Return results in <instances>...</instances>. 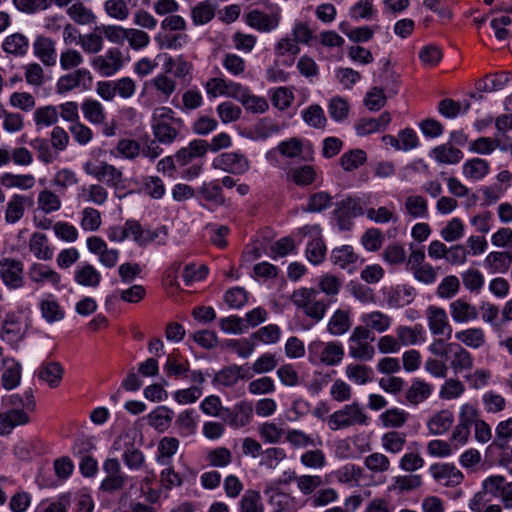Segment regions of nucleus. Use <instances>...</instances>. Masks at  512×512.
I'll list each match as a JSON object with an SVG mask.
<instances>
[{
	"mask_svg": "<svg viewBox=\"0 0 512 512\" xmlns=\"http://www.w3.org/2000/svg\"><path fill=\"white\" fill-rule=\"evenodd\" d=\"M291 302L312 324H317L325 318L332 300L321 297L316 288L300 287L293 291Z\"/></svg>",
	"mask_w": 512,
	"mask_h": 512,
	"instance_id": "f257e3e1",
	"label": "nucleus"
},
{
	"mask_svg": "<svg viewBox=\"0 0 512 512\" xmlns=\"http://www.w3.org/2000/svg\"><path fill=\"white\" fill-rule=\"evenodd\" d=\"M208 151L209 146L206 140L194 139L176 152L175 159L179 168L188 166L182 171L183 178L192 180L201 174L203 163L199 161L205 157Z\"/></svg>",
	"mask_w": 512,
	"mask_h": 512,
	"instance_id": "f03ea898",
	"label": "nucleus"
},
{
	"mask_svg": "<svg viewBox=\"0 0 512 512\" xmlns=\"http://www.w3.org/2000/svg\"><path fill=\"white\" fill-rule=\"evenodd\" d=\"M344 355V347L339 341L314 340L308 345V360L313 365L336 366Z\"/></svg>",
	"mask_w": 512,
	"mask_h": 512,
	"instance_id": "7ed1b4c3",
	"label": "nucleus"
},
{
	"mask_svg": "<svg viewBox=\"0 0 512 512\" xmlns=\"http://www.w3.org/2000/svg\"><path fill=\"white\" fill-rule=\"evenodd\" d=\"M375 340L367 327L356 326L348 338V354L359 361H370L375 355L371 342Z\"/></svg>",
	"mask_w": 512,
	"mask_h": 512,
	"instance_id": "20e7f679",
	"label": "nucleus"
},
{
	"mask_svg": "<svg viewBox=\"0 0 512 512\" xmlns=\"http://www.w3.org/2000/svg\"><path fill=\"white\" fill-rule=\"evenodd\" d=\"M369 417L359 403L344 405L333 412L328 418V426L331 430H339L355 425H367Z\"/></svg>",
	"mask_w": 512,
	"mask_h": 512,
	"instance_id": "39448f33",
	"label": "nucleus"
},
{
	"mask_svg": "<svg viewBox=\"0 0 512 512\" xmlns=\"http://www.w3.org/2000/svg\"><path fill=\"white\" fill-rule=\"evenodd\" d=\"M364 202L359 198L347 197L336 203L334 216L341 231H349L353 227V219L365 213Z\"/></svg>",
	"mask_w": 512,
	"mask_h": 512,
	"instance_id": "423d86ee",
	"label": "nucleus"
},
{
	"mask_svg": "<svg viewBox=\"0 0 512 512\" xmlns=\"http://www.w3.org/2000/svg\"><path fill=\"white\" fill-rule=\"evenodd\" d=\"M0 279L10 290L24 286V264L17 259L5 257L0 260Z\"/></svg>",
	"mask_w": 512,
	"mask_h": 512,
	"instance_id": "0eeeda50",
	"label": "nucleus"
},
{
	"mask_svg": "<svg viewBox=\"0 0 512 512\" xmlns=\"http://www.w3.org/2000/svg\"><path fill=\"white\" fill-rule=\"evenodd\" d=\"M212 166L234 175H242L250 168L247 157L239 152H224L213 159Z\"/></svg>",
	"mask_w": 512,
	"mask_h": 512,
	"instance_id": "6e6552de",
	"label": "nucleus"
},
{
	"mask_svg": "<svg viewBox=\"0 0 512 512\" xmlns=\"http://www.w3.org/2000/svg\"><path fill=\"white\" fill-rule=\"evenodd\" d=\"M221 419L233 428L247 426L253 419L252 402L240 401L232 408H223Z\"/></svg>",
	"mask_w": 512,
	"mask_h": 512,
	"instance_id": "1a4fd4ad",
	"label": "nucleus"
},
{
	"mask_svg": "<svg viewBox=\"0 0 512 512\" xmlns=\"http://www.w3.org/2000/svg\"><path fill=\"white\" fill-rule=\"evenodd\" d=\"M197 197L199 205L209 211L226 205L223 189L217 181L203 182L197 190Z\"/></svg>",
	"mask_w": 512,
	"mask_h": 512,
	"instance_id": "9d476101",
	"label": "nucleus"
},
{
	"mask_svg": "<svg viewBox=\"0 0 512 512\" xmlns=\"http://www.w3.org/2000/svg\"><path fill=\"white\" fill-rule=\"evenodd\" d=\"M93 77L89 70L80 68L72 73L61 76L56 83V92L65 94L77 88L88 90L91 87Z\"/></svg>",
	"mask_w": 512,
	"mask_h": 512,
	"instance_id": "9b49d317",
	"label": "nucleus"
},
{
	"mask_svg": "<svg viewBox=\"0 0 512 512\" xmlns=\"http://www.w3.org/2000/svg\"><path fill=\"white\" fill-rule=\"evenodd\" d=\"M91 66L104 77L113 76L123 66L122 52L118 48H110L104 55L94 57Z\"/></svg>",
	"mask_w": 512,
	"mask_h": 512,
	"instance_id": "f8f14e48",
	"label": "nucleus"
},
{
	"mask_svg": "<svg viewBox=\"0 0 512 512\" xmlns=\"http://www.w3.org/2000/svg\"><path fill=\"white\" fill-rule=\"evenodd\" d=\"M482 487L491 496L500 499L504 508L512 509V481L508 482L500 475H492L482 482Z\"/></svg>",
	"mask_w": 512,
	"mask_h": 512,
	"instance_id": "ddd939ff",
	"label": "nucleus"
},
{
	"mask_svg": "<svg viewBox=\"0 0 512 512\" xmlns=\"http://www.w3.org/2000/svg\"><path fill=\"white\" fill-rule=\"evenodd\" d=\"M122 444L124 448L122 460L126 467L130 470H141L145 465L144 453L134 446L128 435L117 438L113 446L116 450H119L122 448Z\"/></svg>",
	"mask_w": 512,
	"mask_h": 512,
	"instance_id": "4468645a",
	"label": "nucleus"
},
{
	"mask_svg": "<svg viewBox=\"0 0 512 512\" xmlns=\"http://www.w3.org/2000/svg\"><path fill=\"white\" fill-rule=\"evenodd\" d=\"M26 325L21 312H9L2 323V339L10 344H18L25 337Z\"/></svg>",
	"mask_w": 512,
	"mask_h": 512,
	"instance_id": "2eb2a0df",
	"label": "nucleus"
},
{
	"mask_svg": "<svg viewBox=\"0 0 512 512\" xmlns=\"http://www.w3.org/2000/svg\"><path fill=\"white\" fill-rule=\"evenodd\" d=\"M428 326L430 332L436 336H445L447 340L451 338L452 326L449 323L446 311L437 306H429L426 311Z\"/></svg>",
	"mask_w": 512,
	"mask_h": 512,
	"instance_id": "dca6fc26",
	"label": "nucleus"
},
{
	"mask_svg": "<svg viewBox=\"0 0 512 512\" xmlns=\"http://www.w3.org/2000/svg\"><path fill=\"white\" fill-rule=\"evenodd\" d=\"M28 277L30 281L37 285L50 284L56 290H60L61 276L60 274L42 263H32L28 269Z\"/></svg>",
	"mask_w": 512,
	"mask_h": 512,
	"instance_id": "f3484780",
	"label": "nucleus"
},
{
	"mask_svg": "<svg viewBox=\"0 0 512 512\" xmlns=\"http://www.w3.org/2000/svg\"><path fill=\"white\" fill-rule=\"evenodd\" d=\"M449 312L455 323L463 324L475 321L479 317L478 309L464 298H457L449 304Z\"/></svg>",
	"mask_w": 512,
	"mask_h": 512,
	"instance_id": "a211bd4d",
	"label": "nucleus"
},
{
	"mask_svg": "<svg viewBox=\"0 0 512 512\" xmlns=\"http://www.w3.org/2000/svg\"><path fill=\"white\" fill-rule=\"evenodd\" d=\"M450 367L454 373L460 374L473 368L472 354L458 343H449Z\"/></svg>",
	"mask_w": 512,
	"mask_h": 512,
	"instance_id": "6ab92c4d",
	"label": "nucleus"
},
{
	"mask_svg": "<svg viewBox=\"0 0 512 512\" xmlns=\"http://www.w3.org/2000/svg\"><path fill=\"white\" fill-rule=\"evenodd\" d=\"M317 178L316 168L309 164L290 165L286 168V180L297 186L306 187L312 185Z\"/></svg>",
	"mask_w": 512,
	"mask_h": 512,
	"instance_id": "aec40b11",
	"label": "nucleus"
},
{
	"mask_svg": "<svg viewBox=\"0 0 512 512\" xmlns=\"http://www.w3.org/2000/svg\"><path fill=\"white\" fill-rule=\"evenodd\" d=\"M56 43L53 39L38 35L33 42L34 55L45 65L54 66L57 61Z\"/></svg>",
	"mask_w": 512,
	"mask_h": 512,
	"instance_id": "412c9836",
	"label": "nucleus"
},
{
	"mask_svg": "<svg viewBox=\"0 0 512 512\" xmlns=\"http://www.w3.org/2000/svg\"><path fill=\"white\" fill-rule=\"evenodd\" d=\"M34 201L31 197L13 194L6 205L5 221L8 224H15L21 220L24 215L25 209L32 207Z\"/></svg>",
	"mask_w": 512,
	"mask_h": 512,
	"instance_id": "4be33fe9",
	"label": "nucleus"
},
{
	"mask_svg": "<svg viewBox=\"0 0 512 512\" xmlns=\"http://www.w3.org/2000/svg\"><path fill=\"white\" fill-rule=\"evenodd\" d=\"M85 172L95 177L98 181L105 183L110 187L117 188L123 180V173L114 165L102 163L97 170H89V164H85Z\"/></svg>",
	"mask_w": 512,
	"mask_h": 512,
	"instance_id": "5701e85b",
	"label": "nucleus"
},
{
	"mask_svg": "<svg viewBox=\"0 0 512 512\" xmlns=\"http://www.w3.org/2000/svg\"><path fill=\"white\" fill-rule=\"evenodd\" d=\"M330 260L333 265L341 269H346L352 272L356 269L359 260L358 254L355 253L354 248L350 245H342L332 249Z\"/></svg>",
	"mask_w": 512,
	"mask_h": 512,
	"instance_id": "b1692460",
	"label": "nucleus"
},
{
	"mask_svg": "<svg viewBox=\"0 0 512 512\" xmlns=\"http://www.w3.org/2000/svg\"><path fill=\"white\" fill-rule=\"evenodd\" d=\"M73 279L80 286L96 288L99 286L102 276L93 265L82 262L75 267Z\"/></svg>",
	"mask_w": 512,
	"mask_h": 512,
	"instance_id": "393cba45",
	"label": "nucleus"
},
{
	"mask_svg": "<svg viewBox=\"0 0 512 512\" xmlns=\"http://www.w3.org/2000/svg\"><path fill=\"white\" fill-rule=\"evenodd\" d=\"M351 325V312L339 308L329 318L326 330L332 336H342L350 330Z\"/></svg>",
	"mask_w": 512,
	"mask_h": 512,
	"instance_id": "a878e982",
	"label": "nucleus"
},
{
	"mask_svg": "<svg viewBox=\"0 0 512 512\" xmlns=\"http://www.w3.org/2000/svg\"><path fill=\"white\" fill-rule=\"evenodd\" d=\"M29 251L38 260L49 261L53 258L54 251L49 244L48 237L40 232H34L29 239Z\"/></svg>",
	"mask_w": 512,
	"mask_h": 512,
	"instance_id": "bb28decb",
	"label": "nucleus"
},
{
	"mask_svg": "<svg viewBox=\"0 0 512 512\" xmlns=\"http://www.w3.org/2000/svg\"><path fill=\"white\" fill-rule=\"evenodd\" d=\"M430 472L435 480L445 481L447 486H456L463 480L461 471L450 464H433Z\"/></svg>",
	"mask_w": 512,
	"mask_h": 512,
	"instance_id": "cd10ccee",
	"label": "nucleus"
},
{
	"mask_svg": "<svg viewBox=\"0 0 512 512\" xmlns=\"http://www.w3.org/2000/svg\"><path fill=\"white\" fill-rule=\"evenodd\" d=\"M279 21V13L268 15L259 10H252L248 14V24L261 32H270L276 29L279 25Z\"/></svg>",
	"mask_w": 512,
	"mask_h": 512,
	"instance_id": "c85d7f7f",
	"label": "nucleus"
},
{
	"mask_svg": "<svg viewBox=\"0 0 512 512\" xmlns=\"http://www.w3.org/2000/svg\"><path fill=\"white\" fill-rule=\"evenodd\" d=\"M433 392V386L419 378L413 379L405 392V399L412 405H418L428 399Z\"/></svg>",
	"mask_w": 512,
	"mask_h": 512,
	"instance_id": "c756f323",
	"label": "nucleus"
},
{
	"mask_svg": "<svg viewBox=\"0 0 512 512\" xmlns=\"http://www.w3.org/2000/svg\"><path fill=\"white\" fill-rule=\"evenodd\" d=\"M66 13L74 23L82 26L94 24L97 20L92 9L79 0L68 6Z\"/></svg>",
	"mask_w": 512,
	"mask_h": 512,
	"instance_id": "7c9ffc66",
	"label": "nucleus"
},
{
	"mask_svg": "<svg viewBox=\"0 0 512 512\" xmlns=\"http://www.w3.org/2000/svg\"><path fill=\"white\" fill-rule=\"evenodd\" d=\"M29 45V39L24 34L17 32L5 37L1 47L5 53L21 57L27 54Z\"/></svg>",
	"mask_w": 512,
	"mask_h": 512,
	"instance_id": "2f4dec72",
	"label": "nucleus"
},
{
	"mask_svg": "<svg viewBox=\"0 0 512 512\" xmlns=\"http://www.w3.org/2000/svg\"><path fill=\"white\" fill-rule=\"evenodd\" d=\"M415 296V289L409 285H398L387 292V303L390 307H404L411 303Z\"/></svg>",
	"mask_w": 512,
	"mask_h": 512,
	"instance_id": "473e14b6",
	"label": "nucleus"
},
{
	"mask_svg": "<svg viewBox=\"0 0 512 512\" xmlns=\"http://www.w3.org/2000/svg\"><path fill=\"white\" fill-rule=\"evenodd\" d=\"M361 322L363 323L362 326L367 327L369 331L383 333L390 328L392 318L381 311H372L363 314L361 316Z\"/></svg>",
	"mask_w": 512,
	"mask_h": 512,
	"instance_id": "72a5a7b5",
	"label": "nucleus"
},
{
	"mask_svg": "<svg viewBox=\"0 0 512 512\" xmlns=\"http://www.w3.org/2000/svg\"><path fill=\"white\" fill-rule=\"evenodd\" d=\"M455 339L472 349H480L486 344V335L482 328L471 327L455 333Z\"/></svg>",
	"mask_w": 512,
	"mask_h": 512,
	"instance_id": "f704fd0d",
	"label": "nucleus"
},
{
	"mask_svg": "<svg viewBox=\"0 0 512 512\" xmlns=\"http://www.w3.org/2000/svg\"><path fill=\"white\" fill-rule=\"evenodd\" d=\"M395 333L401 347L416 345L424 341L425 331L420 324L413 327L400 325L395 329Z\"/></svg>",
	"mask_w": 512,
	"mask_h": 512,
	"instance_id": "c9c22d12",
	"label": "nucleus"
},
{
	"mask_svg": "<svg viewBox=\"0 0 512 512\" xmlns=\"http://www.w3.org/2000/svg\"><path fill=\"white\" fill-rule=\"evenodd\" d=\"M511 262L512 254L510 252L493 251L486 256L484 265L491 274L505 273L509 269Z\"/></svg>",
	"mask_w": 512,
	"mask_h": 512,
	"instance_id": "e433bc0d",
	"label": "nucleus"
},
{
	"mask_svg": "<svg viewBox=\"0 0 512 512\" xmlns=\"http://www.w3.org/2000/svg\"><path fill=\"white\" fill-rule=\"evenodd\" d=\"M430 156L439 164H457L462 160L463 152L450 144H442L432 149Z\"/></svg>",
	"mask_w": 512,
	"mask_h": 512,
	"instance_id": "4c0bfd02",
	"label": "nucleus"
},
{
	"mask_svg": "<svg viewBox=\"0 0 512 512\" xmlns=\"http://www.w3.org/2000/svg\"><path fill=\"white\" fill-rule=\"evenodd\" d=\"M78 198L95 205H104L108 199V191L100 184L83 185L79 189Z\"/></svg>",
	"mask_w": 512,
	"mask_h": 512,
	"instance_id": "58836bf2",
	"label": "nucleus"
},
{
	"mask_svg": "<svg viewBox=\"0 0 512 512\" xmlns=\"http://www.w3.org/2000/svg\"><path fill=\"white\" fill-rule=\"evenodd\" d=\"M64 369L59 362L43 363L38 369L39 379L45 381L51 388L59 386Z\"/></svg>",
	"mask_w": 512,
	"mask_h": 512,
	"instance_id": "ea45409f",
	"label": "nucleus"
},
{
	"mask_svg": "<svg viewBox=\"0 0 512 512\" xmlns=\"http://www.w3.org/2000/svg\"><path fill=\"white\" fill-rule=\"evenodd\" d=\"M84 118L94 125H101L106 119L104 106L96 99H86L81 104Z\"/></svg>",
	"mask_w": 512,
	"mask_h": 512,
	"instance_id": "a19ab883",
	"label": "nucleus"
},
{
	"mask_svg": "<svg viewBox=\"0 0 512 512\" xmlns=\"http://www.w3.org/2000/svg\"><path fill=\"white\" fill-rule=\"evenodd\" d=\"M180 442L175 437H163L157 446L156 461L160 465L171 464V458L177 453Z\"/></svg>",
	"mask_w": 512,
	"mask_h": 512,
	"instance_id": "79ce46f5",
	"label": "nucleus"
},
{
	"mask_svg": "<svg viewBox=\"0 0 512 512\" xmlns=\"http://www.w3.org/2000/svg\"><path fill=\"white\" fill-rule=\"evenodd\" d=\"M174 412L166 406H160L147 416L149 424L159 432L166 431L173 420Z\"/></svg>",
	"mask_w": 512,
	"mask_h": 512,
	"instance_id": "37998d69",
	"label": "nucleus"
},
{
	"mask_svg": "<svg viewBox=\"0 0 512 512\" xmlns=\"http://www.w3.org/2000/svg\"><path fill=\"white\" fill-rule=\"evenodd\" d=\"M463 175L467 179L480 180L484 178L490 171L488 161L482 158H472L467 160L462 167Z\"/></svg>",
	"mask_w": 512,
	"mask_h": 512,
	"instance_id": "c03bdc74",
	"label": "nucleus"
},
{
	"mask_svg": "<svg viewBox=\"0 0 512 512\" xmlns=\"http://www.w3.org/2000/svg\"><path fill=\"white\" fill-rule=\"evenodd\" d=\"M238 512H264V503L259 491L246 490L238 502Z\"/></svg>",
	"mask_w": 512,
	"mask_h": 512,
	"instance_id": "a18cd8bd",
	"label": "nucleus"
},
{
	"mask_svg": "<svg viewBox=\"0 0 512 512\" xmlns=\"http://www.w3.org/2000/svg\"><path fill=\"white\" fill-rule=\"evenodd\" d=\"M454 421L453 413L449 410H441L433 415L428 423V429L433 435H441L445 433Z\"/></svg>",
	"mask_w": 512,
	"mask_h": 512,
	"instance_id": "49530a36",
	"label": "nucleus"
},
{
	"mask_svg": "<svg viewBox=\"0 0 512 512\" xmlns=\"http://www.w3.org/2000/svg\"><path fill=\"white\" fill-rule=\"evenodd\" d=\"M40 311L42 317L48 323L58 322L65 317L64 310L61 308L59 303L53 298V295H48L47 298L41 300Z\"/></svg>",
	"mask_w": 512,
	"mask_h": 512,
	"instance_id": "de8ad7c7",
	"label": "nucleus"
},
{
	"mask_svg": "<svg viewBox=\"0 0 512 512\" xmlns=\"http://www.w3.org/2000/svg\"><path fill=\"white\" fill-rule=\"evenodd\" d=\"M345 375L351 382L357 385H365L372 381L373 370L364 364H349L345 368Z\"/></svg>",
	"mask_w": 512,
	"mask_h": 512,
	"instance_id": "09e8293b",
	"label": "nucleus"
},
{
	"mask_svg": "<svg viewBox=\"0 0 512 512\" xmlns=\"http://www.w3.org/2000/svg\"><path fill=\"white\" fill-rule=\"evenodd\" d=\"M407 442L406 434L398 431H389L381 436L382 448L391 454L400 453Z\"/></svg>",
	"mask_w": 512,
	"mask_h": 512,
	"instance_id": "8fccbe9b",
	"label": "nucleus"
},
{
	"mask_svg": "<svg viewBox=\"0 0 512 512\" xmlns=\"http://www.w3.org/2000/svg\"><path fill=\"white\" fill-rule=\"evenodd\" d=\"M405 211L406 213L414 218L425 219L428 217V202L420 195H410L405 199Z\"/></svg>",
	"mask_w": 512,
	"mask_h": 512,
	"instance_id": "3c124183",
	"label": "nucleus"
},
{
	"mask_svg": "<svg viewBox=\"0 0 512 512\" xmlns=\"http://www.w3.org/2000/svg\"><path fill=\"white\" fill-rule=\"evenodd\" d=\"M174 123H152L155 139L161 144H172L179 136V129Z\"/></svg>",
	"mask_w": 512,
	"mask_h": 512,
	"instance_id": "603ef678",
	"label": "nucleus"
},
{
	"mask_svg": "<svg viewBox=\"0 0 512 512\" xmlns=\"http://www.w3.org/2000/svg\"><path fill=\"white\" fill-rule=\"evenodd\" d=\"M0 183L6 188L28 190L35 185V178L31 174L17 175L6 172L1 176Z\"/></svg>",
	"mask_w": 512,
	"mask_h": 512,
	"instance_id": "864d4df0",
	"label": "nucleus"
},
{
	"mask_svg": "<svg viewBox=\"0 0 512 512\" xmlns=\"http://www.w3.org/2000/svg\"><path fill=\"white\" fill-rule=\"evenodd\" d=\"M142 191L152 199H162L166 193L163 180L159 176L148 175L142 178Z\"/></svg>",
	"mask_w": 512,
	"mask_h": 512,
	"instance_id": "5fc2aeb1",
	"label": "nucleus"
},
{
	"mask_svg": "<svg viewBox=\"0 0 512 512\" xmlns=\"http://www.w3.org/2000/svg\"><path fill=\"white\" fill-rule=\"evenodd\" d=\"M304 122L313 128L323 129L327 124V118L320 105L313 104L301 112Z\"/></svg>",
	"mask_w": 512,
	"mask_h": 512,
	"instance_id": "6e6d98bb",
	"label": "nucleus"
},
{
	"mask_svg": "<svg viewBox=\"0 0 512 512\" xmlns=\"http://www.w3.org/2000/svg\"><path fill=\"white\" fill-rule=\"evenodd\" d=\"M305 254L311 264L322 263L326 256V245L322 237L312 238L306 246Z\"/></svg>",
	"mask_w": 512,
	"mask_h": 512,
	"instance_id": "4d7b16f0",
	"label": "nucleus"
},
{
	"mask_svg": "<svg viewBox=\"0 0 512 512\" xmlns=\"http://www.w3.org/2000/svg\"><path fill=\"white\" fill-rule=\"evenodd\" d=\"M379 418L384 427L400 428L407 422L409 413L403 409L391 408L383 412Z\"/></svg>",
	"mask_w": 512,
	"mask_h": 512,
	"instance_id": "13d9d810",
	"label": "nucleus"
},
{
	"mask_svg": "<svg viewBox=\"0 0 512 512\" xmlns=\"http://www.w3.org/2000/svg\"><path fill=\"white\" fill-rule=\"evenodd\" d=\"M300 47L295 42L293 38L289 37H283L277 43L274 47V54L276 57H284L286 55L291 56L292 58L289 61H285L284 64L287 66L292 65L294 62V57L299 54Z\"/></svg>",
	"mask_w": 512,
	"mask_h": 512,
	"instance_id": "bf43d9fd",
	"label": "nucleus"
},
{
	"mask_svg": "<svg viewBox=\"0 0 512 512\" xmlns=\"http://www.w3.org/2000/svg\"><path fill=\"white\" fill-rule=\"evenodd\" d=\"M166 466L160 472V485L163 489L170 491L174 487L181 486L187 479V475L176 472L170 464Z\"/></svg>",
	"mask_w": 512,
	"mask_h": 512,
	"instance_id": "052dcab7",
	"label": "nucleus"
},
{
	"mask_svg": "<svg viewBox=\"0 0 512 512\" xmlns=\"http://www.w3.org/2000/svg\"><path fill=\"white\" fill-rule=\"evenodd\" d=\"M364 466L372 473L379 474L385 473L390 470L389 458L380 452H374L369 454L364 459Z\"/></svg>",
	"mask_w": 512,
	"mask_h": 512,
	"instance_id": "680f3d73",
	"label": "nucleus"
},
{
	"mask_svg": "<svg viewBox=\"0 0 512 512\" xmlns=\"http://www.w3.org/2000/svg\"><path fill=\"white\" fill-rule=\"evenodd\" d=\"M341 286L342 282L338 277L325 274L319 279L316 289L320 291V294L324 293L329 298L328 300L333 301V298L340 292Z\"/></svg>",
	"mask_w": 512,
	"mask_h": 512,
	"instance_id": "e2e57ef3",
	"label": "nucleus"
},
{
	"mask_svg": "<svg viewBox=\"0 0 512 512\" xmlns=\"http://www.w3.org/2000/svg\"><path fill=\"white\" fill-rule=\"evenodd\" d=\"M285 458L286 452L283 448L270 447L262 451L259 465L274 470Z\"/></svg>",
	"mask_w": 512,
	"mask_h": 512,
	"instance_id": "0e129e2a",
	"label": "nucleus"
},
{
	"mask_svg": "<svg viewBox=\"0 0 512 512\" xmlns=\"http://www.w3.org/2000/svg\"><path fill=\"white\" fill-rule=\"evenodd\" d=\"M215 15V7L208 1L198 3L191 11L193 23L204 25L210 22Z\"/></svg>",
	"mask_w": 512,
	"mask_h": 512,
	"instance_id": "69168bd1",
	"label": "nucleus"
},
{
	"mask_svg": "<svg viewBox=\"0 0 512 512\" xmlns=\"http://www.w3.org/2000/svg\"><path fill=\"white\" fill-rule=\"evenodd\" d=\"M366 161V153L362 149H352L340 158V165L345 171H353Z\"/></svg>",
	"mask_w": 512,
	"mask_h": 512,
	"instance_id": "338daca9",
	"label": "nucleus"
},
{
	"mask_svg": "<svg viewBox=\"0 0 512 512\" xmlns=\"http://www.w3.org/2000/svg\"><path fill=\"white\" fill-rule=\"evenodd\" d=\"M285 431L274 422H264L259 427V435L265 443L277 444L281 442Z\"/></svg>",
	"mask_w": 512,
	"mask_h": 512,
	"instance_id": "774afa93",
	"label": "nucleus"
}]
</instances>
